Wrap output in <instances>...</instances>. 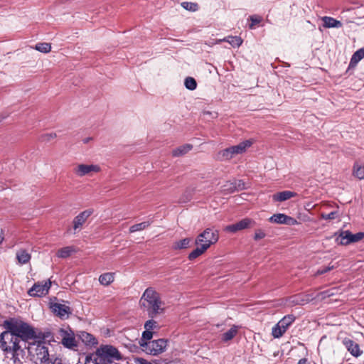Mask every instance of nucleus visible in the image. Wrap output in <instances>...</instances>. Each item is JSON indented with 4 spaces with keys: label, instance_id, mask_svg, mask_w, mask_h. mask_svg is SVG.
<instances>
[{
    "label": "nucleus",
    "instance_id": "nucleus-1",
    "mask_svg": "<svg viewBox=\"0 0 364 364\" xmlns=\"http://www.w3.org/2000/svg\"><path fill=\"white\" fill-rule=\"evenodd\" d=\"M6 331L0 334V348L5 353H11L14 364L21 363V357L25 354L20 343L36 338V331L30 324L17 318H9L3 322Z\"/></svg>",
    "mask_w": 364,
    "mask_h": 364
},
{
    "label": "nucleus",
    "instance_id": "nucleus-2",
    "mask_svg": "<svg viewBox=\"0 0 364 364\" xmlns=\"http://www.w3.org/2000/svg\"><path fill=\"white\" fill-rule=\"evenodd\" d=\"M139 306L151 318L164 312V303L162 301L159 293L153 287H148L145 289L140 298Z\"/></svg>",
    "mask_w": 364,
    "mask_h": 364
},
{
    "label": "nucleus",
    "instance_id": "nucleus-3",
    "mask_svg": "<svg viewBox=\"0 0 364 364\" xmlns=\"http://www.w3.org/2000/svg\"><path fill=\"white\" fill-rule=\"evenodd\" d=\"M255 142L252 139H247L240 144L226 148L218 153L220 160L229 161L236 155L242 154L246 151Z\"/></svg>",
    "mask_w": 364,
    "mask_h": 364
},
{
    "label": "nucleus",
    "instance_id": "nucleus-4",
    "mask_svg": "<svg viewBox=\"0 0 364 364\" xmlns=\"http://www.w3.org/2000/svg\"><path fill=\"white\" fill-rule=\"evenodd\" d=\"M31 360L36 364H50L48 348L43 343H38L28 348Z\"/></svg>",
    "mask_w": 364,
    "mask_h": 364
},
{
    "label": "nucleus",
    "instance_id": "nucleus-5",
    "mask_svg": "<svg viewBox=\"0 0 364 364\" xmlns=\"http://www.w3.org/2000/svg\"><path fill=\"white\" fill-rule=\"evenodd\" d=\"M167 343V339L159 338L141 344V349L146 354L155 356L161 354L166 350Z\"/></svg>",
    "mask_w": 364,
    "mask_h": 364
},
{
    "label": "nucleus",
    "instance_id": "nucleus-6",
    "mask_svg": "<svg viewBox=\"0 0 364 364\" xmlns=\"http://www.w3.org/2000/svg\"><path fill=\"white\" fill-rule=\"evenodd\" d=\"M219 239V233L216 230L206 228L203 232L199 234L196 239L195 244L202 245L208 249L212 245L215 244Z\"/></svg>",
    "mask_w": 364,
    "mask_h": 364
},
{
    "label": "nucleus",
    "instance_id": "nucleus-7",
    "mask_svg": "<svg viewBox=\"0 0 364 364\" xmlns=\"http://www.w3.org/2000/svg\"><path fill=\"white\" fill-rule=\"evenodd\" d=\"M96 352L101 358H104L107 364H111L114 360H119L122 359V355L119 350L112 346H101Z\"/></svg>",
    "mask_w": 364,
    "mask_h": 364
},
{
    "label": "nucleus",
    "instance_id": "nucleus-8",
    "mask_svg": "<svg viewBox=\"0 0 364 364\" xmlns=\"http://www.w3.org/2000/svg\"><path fill=\"white\" fill-rule=\"evenodd\" d=\"M296 317L293 314L284 316L273 328L272 334L275 338H281L289 327L294 322Z\"/></svg>",
    "mask_w": 364,
    "mask_h": 364
},
{
    "label": "nucleus",
    "instance_id": "nucleus-9",
    "mask_svg": "<svg viewBox=\"0 0 364 364\" xmlns=\"http://www.w3.org/2000/svg\"><path fill=\"white\" fill-rule=\"evenodd\" d=\"M337 235L338 237L336 239V241L338 244L341 245H348L350 243L358 242L364 238L363 232L353 234L349 230H341L335 233V235Z\"/></svg>",
    "mask_w": 364,
    "mask_h": 364
},
{
    "label": "nucleus",
    "instance_id": "nucleus-10",
    "mask_svg": "<svg viewBox=\"0 0 364 364\" xmlns=\"http://www.w3.org/2000/svg\"><path fill=\"white\" fill-rule=\"evenodd\" d=\"M94 210L92 208L85 210L76 215L73 220V234L78 232L87 219L93 214Z\"/></svg>",
    "mask_w": 364,
    "mask_h": 364
},
{
    "label": "nucleus",
    "instance_id": "nucleus-11",
    "mask_svg": "<svg viewBox=\"0 0 364 364\" xmlns=\"http://www.w3.org/2000/svg\"><path fill=\"white\" fill-rule=\"evenodd\" d=\"M51 282L50 280L35 283L28 290V294L31 296H43L48 293Z\"/></svg>",
    "mask_w": 364,
    "mask_h": 364
},
{
    "label": "nucleus",
    "instance_id": "nucleus-12",
    "mask_svg": "<svg viewBox=\"0 0 364 364\" xmlns=\"http://www.w3.org/2000/svg\"><path fill=\"white\" fill-rule=\"evenodd\" d=\"M255 224V222L252 219L245 218L235 224L226 226L225 230L228 232H236L239 230L251 228Z\"/></svg>",
    "mask_w": 364,
    "mask_h": 364
},
{
    "label": "nucleus",
    "instance_id": "nucleus-13",
    "mask_svg": "<svg viewBox=\"0 0 364 364\" xmlns=\"http://www.w3.org/2000/svg\"><path fill=\"white\" fill-rule=\"evenodd\" d=\"M50 308L57 316L61 319H66L71 314L72 311L70 306L59 303H51Z\"/></svg>",
    "mask_w": 364,
    "mask_h": 364
},
{
    "label": "nucleus",
    "instance_id": "nucleus-14",
    "mask_svg": "<svg viewBox=\"0 0 364 364\" xmlns=\"http://www.w3.org/2000/svg\"><path fill=\"white\" fill-rule=\"evenodd\" d=\"M100 171V167L94 164H78L74 168V173L79 177L90 175L92 172L97 173Z\"/></svg>",
    "mask_w": 364,
    "mask_h": 364
},
{
    "label": "nucleus",
    "instance_id": "nucleus-15",
    "mask_svg": "<svg viewBox=\"0 0 364 364\" xmlns=\"http://www.w3.org/2000/svg\"><path fill=\"white\" fill-rule=\"evenodd\" d=\"M60 336L62 337V344L68 348H73L77 346V343L74 336V333L71 330L67 331L63 328L59 330Z\"/></svg>",
    "mask_w": 364,
    "mask_h": 364
},
{
    "label": "nucleus",
    "instance_id": "nucleus-16",
    "mask_svg": "<svg viewBox=\"0 0 364 364\" xmlns=\"http://www.w3.org/2000/svg\"><path fill=\"white\" fill-rule=\"evenodd\" d=\"M343 345L347 348L348 351L354 357H359L363 354V350H360V346L354 341L350 338H344L343 341Z\"/></svg>",
    "mask_w": 364,
    "mask_h": 364
},
{
    "label": "nucleus",
    "instance_id": "nucleus-17",
    "mask_svg": "<svg viewBox=\"0 0 364 364\" xmlns=\"http://www.w3.org/2000/svg\"><path fill=\"white\" fill-rule=\"evenodd\" d=\"M296 195L297 194L295 192L290 191H284L274 193L272 196V199L274 201L282 202L289 200L293 197H295Z\"/></svg>",
    "mask_w": 364,
    "mask_h": 364
},
{
    "label": "nucleus",
    "instance_id": "nucleus-18",
    "mask_svg": "<svg viewBox=\"0 0 364 364\" xmlns=\"http://www.w3.org/2000/svg\"><path fill=\"white\" fill-rule=\"evenodd\" d=\"M321 20L325 28H341L343 26L341 21L336 20L333 17L323 16Z\"/></svg>",
    "mask_w": 364,
    "mask_h": 364
},
{
    "label": "nucleus",
    "instance_id": "nucleus-19",
    "mask_svg": "<svg viewBox=\"0 0 364 364\" xmlns=\"http://www.w3.org/2000/svg\"><path fill=\"white\" fill-rule=\"evenodd\" d=\"M363 58H364V47L358 49L353 54L350 60L349 67H355L358 62Z\"/></svg>",
    "mask_w": 364,
    "mask_h": 364
},
{
    "label": "nucleus",
    "instance_id": "nucleus-20",
    "mask_svg": "<svg viewBox=\"0 0 364 364\" xmlns=\"http://www.w3.org/2000/svg\"><path fill=\"white\" fill-rule=\"evenodd\" d=\"M31 255L23 249H21L16 252V259L20 264H25L29 262Z\"/></svg>",
    "mask_w": 364,
    "mask_h": 364
},
{
    "label": "nucleus",
    "instance_id": "nucleus-21",
    "mask_svg": "<svg viewBox=\"0 0 364 364\" xmlns=\"http://www.w3.org/2000/svg\"><path fill=\"white\" fill-rule=\"evenodd\" d=\"M76 250L73 246H67L63 248H60L58 250L56 255L59 258H68L73 253L75 252Z\"/></svg>",
    "mask_w": 364,
    "mask_h": 364
},
{
    "label": "nucleus",
    "instance_id": "nucleus-22",
    "mask_svg": "<svg viewBox=\"0 0 364 364\" xmlns=\"http://www.w3.org/2000/svg\"><path fill=\"white\" fill-rule=\"evenodd\" d=\"M238 332V327L232 326L228 331L221 335V340L223 342L231 341Z\"/></svg>",
    "mask_w": 364,
    "mask_h": 364
},
{
    "label": "nucleus",
    "instance_id": "nucleus-23",
    "mask_svg": "<svg viewBox=\"0 0 364 364\" xmlns=\"http://www.w3.org/2000/svg\"><path fill=\"white\" fill-rule=\"evenodd\" d=\"M191 238L186 237L176 241L173 244L172 248L175 250L186 249L190 246Z\"/></svg>",
    "mask_w": 364,
    "mask_h": 364
},
{
    "label": "nucleus",
    "instance_id": "nucleus-24",
    "mask_svg": "<svg viewBox=\"0 0 364 364\" xmlns=\"http://www.w3.org/2000/svg\"><path fill=\"white\" fill-rule=\"evenodd\" d=\"M114 274L112 272H107L102 274L99 277V282L102 285L108 286L114 282Z\"/></svg>",
    "mask_w": 364,
    "mask_h": 364
},
{
    "label": "nucleus",
    "instance_id": "nucleus-25",
    "mask_svg": "<svg viewBox=\"0 0 364 364\" xmlns=\"http://www.w3.org/2000/svg\"><path fill=\"white\" fill-rule=\"evenodd\" d=\"M80 338L86 345L93 346L97 343L96 338L92 334L85 331L81 332Z\"/></svg>",
    "mask_w": 364,
    "mask_h": 364
},
{
    "label": "nucleus",
    "instance_id": "nucleus-26",
    "mask_svg": "<svg viewBox=\"0 0 364 364\" xmlns=\"http://www.w3.org/2000/svg\"><path fill=\"white\" fill-rule=\"evenodd\" d=\"M193 148L191 144H184L173 150V156H180L187 154Z\"/></svg>",
    "mask_w": 364,
    "mask_h": 364
},
{
    "label": "nucleus",
    "instance_id": "nucleus-27",
    "mask_svg": "<svg viewBox=\"0 0 364 364\" xmlns=\"http://www.w3.org/2000/svg\"><path fill=\"white\" fill-rule=\"evenodd\" d=\"M220 41L228 42L232 47H240L242 43V39L240 37L232 36H227Z\"/></svg>",
    "mask_w": 364,
    "mask_h": 364
},
{
    "label": "nucleus",
    "instance_id": "nucleus-28",
    "mask_svg": "<svg viewBox=\"0 0 364 364\" xmlns=\"http://www.w3.org/2000/svg\"><path fill=\"white\" fill-rule=\"evenodd\" d=\"M152 221H144L140 223L133 225L129 228V232L133 233L137 231L145 230L146 228L149 227Z\"/></svg>",
    "mask_w": 364,
    "mask_h": 364
},
{
    "label": "nucleus",
    "instance_id": "nucleus-29",
    "mask_svg": "<svg viewBox=\"0 0 364 364\" xmlns=\"http://www.w3.org/2000/svg\"><path fill=\"white\" fill-rule=\"evenodd\" d=\"M199 245V247H197L188 255V257L190 260L196 259L199 256L202 255L208 250L207 247H204L202 245Z\"/></svg>",
    "mask_w": 364,
    "mask_h": 364
},
{
    "label": "nucleus",
    "instance_id": "nucleus-30",
    "mask_svg": "<svg viewBox=\"0 0 364 364\" xmlns=\"http://www.w3.org/2000/svg\"><path fill=\"white\" fill-rule=\"evenodd\" d=\"M287 215L282 213L274 214L271 216L269 220L271 223H277V224H285L287 223Z\"/></svg>",
    "mask_w": 364,
    "mask_h": 364
},
{
    "label": "nucleus",
    "instance_id": "nucleus-31",
    "mask_svg": "<svg viewBox=\"0 0 364 364\" xmlns=\"http://www.w3.org/2000/svg\"><path fill=\"white\" fill-rule=\"evenodd\" d=\"M353 175L360 180L364 179V165L355 164L353 167Z\"/></svg>",
    "mask_w": 364,
    "mask_h": 364
},
{
    "label": "nucleus",
    "instance_id": "nucleus-32",
    "mask_svg": "<svg viewBox=\"0 0 364 364\" xmlns=\"http://www.w3.org/2000/svg\"><path fill=\"white\" fill-rule=\"evenodd\" d=\"M153 331L145 329V331L142 333L141 338L139 341V346L141 347V344L150 342L153 338Z\"/></svg>",
    "mask_w": 364,
    "mask_h": 364
},
{
    "label": "nucleus",
    "instance_id": "nucleus-33",
    "mask_svg": "<svg viewBox=\"0 0 364 364\" xmlns=\"http://www.w3.org/2000/svg\"><path fill=\"white\" fill-rule=\"evenodd\" d=\"M35 49L43 53H48L51 50V45L48 43H38L35 46Z\"/></svg>",
    "mask_w": 364,
    "mask_h": 364
},
{
    "label": "nucleus",
    "instance_id": "nucleus-34",
    "mask_svg": "<svg viewBox=\"0 0 364 364\" xmlns=\"http://www.w3.org/2000/svg\"><path fill=\"white\" fill-rule=\"evenodd\" d=\"M235 191V186H234L233 181H227L222 186V192L225 194L231 193Z\"/></svg>",
    "mask_w": 364,
    "mask_h": 364
},
{
    "label": "nucleus",
    "instance_id": "nucleus-35",
    "mask_svg": "<svg viewBox=\"0 0 364 364\" xmlns=\"http://www.w3.org/2000/svg\"><path fill=\"white\" fill-rule=\"evenodd\" d=\"M184 84L186 87L190 90H194L197 87V82L196 80L192 77H187L185 79Z\"/></svg>",
    "mask_w": 364,
    "mask_h": 364
},
{
    "label": "nucleus",
    "instance_id": "nucleus-36",
    "mask_svg": "<svg viewBox=\"0 0 364 364\" xmlns=\"http://www.w3.org/2000/svg\"><path fill=\"white\" fill-rule=\"evenodd\" d=\"M181 6L186 10L190 11H196L198 9V5L196 3L193 2H183L181 3Z\"/></svg>",
    "mask_w": 364,
    "mask_h": 364
},
{
    "label": "nucleus",
    "instance_id": "nucleus-37",
    "mask_svg": "<svg viewBox=\"0 0 364 364\" xmlns=\"http://www.w3.org/2000/svg\"><path fill=\"white\" fill-rule=\"evenodd\" d=\"M338 216V211H332L329 213H321V218L323 220H334Z\"/></svg>",
    "mask_w": 364,
    "mask_h": 364
},
{
    "label": "nucleus",
    "instance_id": "nucleus-38",
    "mask_svg": "<svg viewBox=\"0 0 364 364\" xmlns=\"http://www.w3.org/2000/svg\"><path fill=\"white\" fill-rule=\"evenodd\" d=\"M157 327V323L154 319H149L146 321L144 323V328L152 331V330L155 329Z\"/></svg>",
    "mask_w": 364,
    "mask_h": 364
},
{
    "label": "nucleus",
    "instance_id": "nucleus-39",
    "mask_svg": "<svg viewBox=\"0 0 364 364\" xmlns=\"http://www.w3.org/2000/svg\"><path fill=\"white\" fill-rule=\"evenodd\" d=\"M233 183L235 186V191H242L246 188L245 183L242 180H234Z\"/></svg>",
    "mask_w": 364,
    "mask_h": 364
},
{
    "label": "nucleus",
    "instance_id": "nucleus-40",
    "mask_svg": "<svg viewBox=\"0 0 364 364\" xmlns=\"http://www.w3.org/2000/svg\"><path fill=\"white\" fill-rule=\"evenodd\" d=\"M250 19L251 21V24L250 25V28L253 29L255 26L259 23L262 21V17L258 16H250Z\"/></svg>",
    "mask_w": 364,
    "mask_h": 364
},
{
    "label": "nucleus",
    "instance_id": "nucleus-41",
    "mask_svg": "<svg viewBox=\"0 0 364 364\" xmlns=\"http://www.w3.org/2000/svg\"><path fill=\"white\" fill-rule=\"evenodd\" d=\"M266 236V233L262 229H257L255 232L254 239L255 240H259L261 239L264 238Z\"/></svg>",
    "mask_w": 364,
    "mask_h": 364
},
{
    "label": "nucleus",
    "instance_id": "nucleus-42",
    "mask_svg": "<svg viewBox=\"0 0 364 364\" xmlns=\"http://www.w3.org/2000/svg\"><path fill=\"white\" fill-rule=\"evenodd\" d=\"M333 269V266H328L326 267H322L317 270L316 275H321V274H325Z\"/></svg>",
    "mask_w": 364,
    "mask_h": 364
},
{
    "label": "nucleus",
    "instance_id": "nucleus-43",
    "mask_svg": "<svg viewBox=\"0 0 364 364\" xmlns=\"http://www.w3.org/2000/svg\"><path fill=\"white\" fill-rule=\"evenodd\" d=\"M55 137H56L55 133L46 134L42 136L43 140L47 141H50L51 139H55Z\"/></svg>",
    "mask_w": 364,
    "mask_h": 364
},
{
    "label": "nucleus",
    "instance_id": "nucleus-44",
    "mask_svg": "<svg viewBox=\"0 0 364 364\" xmlns=\"http://www.w3.org/2000/svg\"><path fill=\"white\" fill-rule=\"evenodd\" d=\"M297 223H298V222H297V220L296 219H294V218L287 215V223L285 224L296 225Z\"/></svg>",
    "mask_w": 364,
    "mask_h": 364
},
{
    "label": "nucleus",
    "instance_id": "nucleus-45",
    "mask_svg": "<svg viewBox=\"0 0 364 364\" xmlns=\"http://www.w3.org/2000/svg\"><path fill=\"white\" fill-rule=\"evenodd\" d=\"M297 364H309V362L306 358H301L299 360Z\"/></svg>",
    "mask_w": 364,
    "mask_h": 364
},
{
    "label": "nucleus",
    "instance_id": "nucleus-46",
    "mask_svg": "<svg viewBox=\"0 0 364 364\" xmlns=\"http://www.w3.org/2000/svg\"><path fill=\"white\" fill-rule=\"evenodd\" d=\"M3 240H4V234H3L2 230H0V244L2 243Z\"/></svg>",
    "mask_w": 364,
    "mask_h": 364
}]
</instances>
